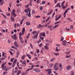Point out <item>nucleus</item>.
<instances>
[{"instance_id": "f257e3e1", "label": "nucleus", "mask_w": 75, "mask_h": 75, "mask_svg": "<svg viewBox=\"0 0 75 75\" xmlns=\"http://www.w3.org/2000/svg\"><path fill=\"white\" fill-rule=\"evenodd\" d=\"M70 9H71V8H69L66 9L65 12L63 13L64 18H65V17H66V13H67V12H68V11H69V10H70Z\"/></svg>"}, {"instance_id": "f03ea898", "label": "nucleus", "mask_w": 75, "mask_h": 75, "mask_svg": "<svg viewBox=\"0 0 75 75\" xmlns=\"http://www.w3.org/2000/svg\"><path fill=\"white\" fill-rule=\"evenodd\" d=\"M11 14L13 16H14L15 17L17 16V15L15 13V10L13 9L12 10V12L11 13Z\"/></svg>"}, {"instance_id": "7ed1b4c3", "label": "nucleus", "mask_w": 75, "mask_h": 75, "mask_svg": "<svg viewBox=\"0 0 75 75\" xmlns=\"http://www.w3.org/2000/svg\"><path fill=\"white\" fill-rule=\"evenodd\" d=\"M52 25H49L47 26L48 28H49L50 31H52L53 29H52Z\"/></svg>"}, {"instance_id": "20e7f679", "label": "nucleus", "mask_w": 75, "mask_h": 75, "mask_svg": "<svg viewBox=\"0 0 75 75\" xmlns=\"http://www.w3.org/2000/svg\"><path fill=\"white\" fill-rule=\"evenodd\" d=\"M38 36V33L36 34L33 37V38L34 39H36L37 38Z\"/></svg>"}, {"instance_id": "39448f33", "label": "nucleus", "mask_w": 75, "mask_h": 75, "mask_svg": "<svg viewBox=\"0 0 75 75\" xmlns=\"http://www.w3.org/2000/svg\"><path fill=\"white\" fill-rule=\"evenodd\" d=\"M45 71H48V75H50L51 73V69H47V70H46Z\"/></svg>"}, {"instance_id": "423d86ee", "label": "nucleus", "mask_w": 75, "mask_h": 75, "mask_svg": "<svg viewBox=\"0 0 75 75\" xmlns=\"http://www.w3.org/2000/svg\"><path fill=\"white\" fill-rule=\"evenodd\" d=\"M61 17H62V15L60 14V15L57 18H56L55 19L56 21H57L58 20H59V18H61Z\"/></svg>"}, {"instance_id": "0eeeda50", "label": "nucleus", "mask_w": 75, "mask_h": 75, "mask_svg": "<svg viewBox=\"0 0 75 75\" xmlns=\"http://www.w3.org/2000/svg\"><path fill=\"white\" fill-rule=\"evenodd\" d=\"M62 44L64 46H66L67 45V41L64 40L62 42Z\"/></svg>"}, {"instance_id": "6e6552de", "label": "nucleus", "mask_w": 75, "mask_h": 75, "mask_svg": "<svg viewBox=\"0 0 75 75\" xmlns=\"http://www.w3.org/2000/svg\"><path fill=\"white\" fill-rule=\"evenodd\" d=\"M13 37H13V36H11V37L13 39H14L15 40H16V39H17V36H16V34H15L13 35Z\"/></svg>"}, {"instance_id": "1a4fd4ad", "label": "nucleus", "mask_w": 75, "mask_h": 75, "mask_svg": "<svg viewBox=\"0 0 75 75\" xmlns=\"http://www.w3.org/2000/svg\"><path fill=\"white\" fill-rule=\"evenodd\" d=\"M59 25V24L55 25L53 27H52V29H55V28H57L58 27Z\"/></svg>"}, {"instance_id": "9d476101", "label": "nucleus", "mask_w": 75, "mask_h": 75, "mask_svg": "<svg viewBox=\"0 0 75 75\" xmlns=\"http://www.w3.org/2000/svg\"><path fill=\"white\" fill-rule=\"evenodd\" d=\"M34 71H35V72H40L41 70L40 69H35L33 70Z\"/></svg>"}, {"instance_id": "9b49d317", "label": "nucleus", "mask_w": 75, "mask_h": 75, "mask_svg": "<svg viewBox=\"0 0 75 75\" xmlns=\"http://www.w3.org/2000/svg\"><path fill=\"white\" fill-rule=\"evenodd\" d=\"M59 7V8H61V5H60V3H57L56 5L55 6V7Z\"/></svg>"}, {"instance_id": "f8f14e48", "label": "nucleus", "mask_w": 75, "mask_h": 75, "mask_svg": "<svg viewBox=\"0 0 75 75\" xmlns=\"http://www.w3.org/2000/svg\"><path fill=\"white\" fill-rule=\"evenodd\" d=\"M40 35H42L43 37H45V33L43 32L42 33H41L40 34Z\"/></svg>"}, {"instance_id": "ddd939ff", "label": "nucleus", "mask_w": 75, "mask_h": 75, "mask_svg": "<svg viewBox=\"0 0 75 75\" xmlns=\"http://www.w3.org/2000/svg\"><path fill=\"white\" fill-rule=\"evenodd\" d=\"M58 68H59V66H57V67H54V70H55V71H58L59 70V69H58Z\"/></svg>"}, {"instance_id": "4468645a", "label": "nucleus", "mask_w": 75, "mask_h": 75, "mask_svg": "<svg viewBox=\"0 0 75 75\" xmlns=\"http://www.w3.org/2000/svg\"><path fill=\"white\" fill-rule=\"evenodd\" d=\"M14 44L15 47H19V46L18 45V44H17V42H14Z\"/></svg>"}, {"instance_id": "2eb2a0df", "label": "nucleus", "mask_w": 75, "mask_h": 75, "mask_svg": "<svg viewBox=\"0 0 75 75\" xmlns=\"http://www.w3.org/2000/svg\"><path fill=\"white\" fill-rule=\"evenodd\" d=\"M25 28H23L22 31V35H23V34H24V33H25Z\"/></svg>"}, {"instance_id": "dca6fc26", "label": "nucleus", "mask_w": 75, "mask_h": 75, "mask_svg": "<svg viewBox=\"0 0 75 75\" xmlns=\"http://www.w3.org/2000/svg\"><path fill=\"white\" fill-rule=\"evenodd\" d=\"M11 20L12 21H15V19L12 16L11 17Z\"/></svg>"}, {"instance_id": "f3484780", "label": "nucleus", "mask_w": 75, "mask_h": 75, "mask_svg": "<svg viewBox=\"0 0 75 75\" xmlns=\"http://www.w3.org/2000/svg\"><path fill=\"white\" fill-rule=\"evenodd\" d=\"M71 68V66L70 65L68 66L67 67V70H69V69H70V68Z\"/></svg>"}, {"instance_id": "a211bd4d", "label": "nucleus", "mask_w": 75, "mask_h": 75, "mask_svg": "<svg viewBox=\"0 0 75 75\" xmlns=\"http://www.w3.org/2000/svg\"><path fill=\"white\" fill-rule=\"evenodd\" d=\"M16 54L17 55L16 56V57L18 58V57L19 56V55H20V52H19V51H18V52H17Z\"/></svg>"}, {"instance_id": "6ab92c4d", "label": "nucleus", "mask_w": 75, "mask_h": 75, "mask_svg": "<svg viewBox=\"0 0 75 75\" xmlns=\"http://www.w3.org/2000/svg\"><path fill=\"white\" fill-rule=\"evenodd\" d=\"M6 62H3L1 67L4 66L5 64H6Z\"/></svg>"}, {"instance_id": "aec40b11", "label": "nucleus", "mask_w": 75, "mask_h": 75, "mask_svg": "<svg viewBox=\"0 0 75 75\" xmlns=\"http://www.w3.org/2000/svg\"><path fill=\"white\" fill-rule=\"evenodd\" d=\"M1 68L2 69V70H5L6 69V66H1Z\"/></svg>"}, {"instance_id": "412c9836", "label": "nucleus", "mask_w": 75, "mask_h": 75, "mask_svg": "<svg viewBox=\"0 0 75 75\" xmlns=\"http://www.w3.org/2000/svg\"><path fill=\"white\" fill-rule=\"evenodd\" d=\"M67 20H68V21H71V22H72L73 21L72 20H71V19L70 18H67Z\"/></svg>"}, {"instance_id": "4be33fe9", "label": "nucleus", "mask_w": 75, "mask_h": 75, "mask_svg": "<svg viewBox=\"0 0 75 75\" xmlns=\"http://www.w3.org/2000/svg\"><path fill=\"white\" fill-rule=\"evenodd\" d=\"M3 0H0V5L2 6L3 4Z\"/></svg>"}, {"instance_id": "5701e85b", "label": "nucleus", "mask_w": 75, "mask_h": 75, "mask_svg": "<svg viewBox=\"0 0 75 75\" xmlns=\"http://www.w3.org/2000/svg\"><path fill=\"white\" fill-rule=\"evenodd\" d=\"M25 57V55H23L22 57H21V59L23 60V59H24V58Z\"/></svg>"}, {"instance_id": "b1692460", "label": "nucleus", "mask_w": 75, "mask_h": 75, "mask_svg": "<svg viewBox=\"0 0 75 75\" xmlns=\"http://www.w3.org/2000/svg\"><path fill=\"white\" fill-rule=\"evenodd\" d=\"M21 73V70H19L17 72V75H19V74H20Z\"/></svg>"}, {"instance_id": "393cba45", "label": "nucleus", "mask_w": 75, "mask_h": 75, "mask_svg": "<svg viewBox=\"0 0 75 75\" xmlns=\"http://www.w3.org/2000/svg\"><path fill=\"white\" fill-rule=\"evenodd\" d=\"M26 24L27 25H30V22H27L26 23Z\"/></svg>"}, {"instance_id": "a878e982", "label": "nucleus", "mask_w": 75, "mask_h": 75, "mask_svg": "<svg viewBox=\"0 0 75 75\" xmlns=\"http://www.w3.org/2000/svg\"><path fill=\"white\" fill-rule=\"evenodd\" d=\"M44 47H45V49L46 50H48L49 49L48 47L47 46H45Z\"/></svg>"}, {"instance_id": "bb28decb", "label": "nucleus", "mask_w": 75, "mask_h": 75, "mask_svg": "<svg viewBox=\"0 0 75 75\" xmlns=\"http://www.w3.org/2000/svg\"><path fill=\"white\" fill-rule=\"evenodd\" d=\"M43 27V25H41V24H40L38 26H37L38 28H40V27Z\"/></svg>"}, {"instance_id": "cd10ccee", "label": "nucleus", "mask_w": 75, "mask_h": 75, "mask_svg": "<svg viewBox=\"0 0 75 75\" xmlns=\"http://www.w3.org/2000/svg\"><path fill=\"white\" fill-rule=\"evenodd\" d=\"M23 20H24V19L23 18L21 20V21L20 23V25H21V24H23Z\"/></svg>"}, {"instance_id": "c85d7f7f", "label": "nucleus", "mask_w": 75, "mask_h": 75, "mask_svg": "<svg viewBox=\"0 0 75 75\" xmlns=\"http://www.w3.org/2000/svg\"><path fill=\"white\" fill-rule=\"evenodd\" d=\"M57 65H58V63H55L54 66V67H57Z\"/></svg>"}, {"instance_id": "c756f323", "label": "nucleus", "mask_w": 75, "mask_h": 75, "mask_svg": "<svg viewBox=\"0 0 75 75\" xmlns=\"http://www.w3.org/2000/svg\"><path fill=\"white\" fill-rule=\"evenodd\" d=\"M61 21L57 22L55 23L54 24H59V23H61Z\"/></svg>"}, {"instance_id": "7c9ffc66", "label": "nucleus", "mask_w": 75, "mask_h": 75, "mask_svg": "<svg viewBox=\"0 0 75 75\" xmlns=\"http://www.w3.org/2000/svg\"><path fill=\"white\" fill-rule=\"evenodd\" d=\"M33 69V68H31L30 69H28L26 71V72H27L28 71H30V70H32Z\"/></svg>"}, {"instance_id": "2f4dec72", "label": "nucleus", "mask_w": 75, "mask_h": 75, "mask_svg": "<svg viewBox=\"0 0 75 75\" xmlns=\"http://www.w3.org/2000/svg\"><path fill=\"white\" fill-rule=\"evenodd\" d=\"M39 37L40 40H44V38L42 37L41 35H40Z\"/></svg>"}, {"instance_id": "473e14b6", "label": "nucleus", "mask_w": 75, "mask_h": 75, "mask_svg": "<svg viewBox=\"0 0 75 75\" xmlns=\"http://www.w3.org/2000/svg\"><path fill=\"white\" fill-rule=\"evenodd\" d=\"M50 67H52L54 66V64L53 63H51L50 65Z\"/></svg>"}, {"instance_id": "72a5a7b5", "label": "nucleus", "mask_w": 75, "mask_h": 75, "mask_svg": "<svg viewBox=\"0 0 75 75\" xmlns=\"http://www.w3.org/2000/svg\"><path fill=\"white\" fill-rule=\"evenodd\" d=\"M55 60V58H52V59H50V61L51 62H52L53 61H54Z\"/></svg>"}, {"instance_id": "f704fd0d", "label": "nucleus", "mask_w": 75, "mask_h": 75, "mask_svg": "<svg viewBox=\"0 0 75 75\" xmlns=\"http://www.w3.org/2000/svg\"><path fill=\"white\" fill-rule=\"evenodd\" d=\"M37 31H34L32 32V34H36V33H37Z\"/></svg>"}, {"instance_id": "c9c22d12", "label": "nucleus", "mask_w": 75, "mask_h": 75, "mask_svg": "<svg viewBox=\"0 0 75 75\" xmlns=\"http://www.w3.org/2000/svg\"><path fill=\"white\" fill-rule=\"evenodd\" d=\"M16 62H17V59H16L14 60V61L13 62V64H15V63H16Z\"/></svg>"}, {"instance_id": "e433bc0d", "label": "nucleus", "mask_w": 75, "mask_h": 75, "mask_svg": "<svg viewBox=\"0 0 75 75\" xmlns=\"http://www.w3.org/2000/svg\"><path fill=\"white\" fill-rule=\"evenodd\" d=\"M50 18H51V17H49L48 18V19H47L46 20V22L48 21V20H49V19H50Z\"/></svg>"}, {"instance_id": "4c0bfd02", "label": "nucleus", "mask_w": 75, "mask_h": 75, "mask_svg": "<svg viewBox=\"0 0 75 75\" xmlns=\"http://www.w3.org/2000/svg\"><path fill=\"white\" fill-rule=\"evenodd\" d=\"M6 23V21H3L2 22V24H4Z\"/></svg>"}, {"instance_id": "58836bf2", "label": "nucleus", "mask_w": 75, "mask_h": 75, "mask_svg": "<svg viewBox=\"0 0 75 75\" xmlns=\"http://www.w3.org/2000/svg\"><path fill=\"white\" fill-rule=\"evenodd\" d=\"M66 8V6H65L64 5H63L62 6V9H65Z\"/></svg>"}, {"instance_id": "ea45409f", "label": "nucleus", "mask_w": 75, "mask_h": 75, "mask_svg": "<svg viewBox=\"0 0 75 75\" xmlns=\"http://www.w3.org/2000/svg\"><path fill=\"white\" fill-rule=\"evenodd\" d=\"M14 59V58H11L10 60L11 62H13Z\"/></svg>"}, {"instance_id": "a19ab883", "label": "nucleus", "mask_w": 75, "mask_h": 75, "mask_svg": "<svg viewBox=\"0 0 75 75\" xmlns=\"http://www.w3.org/2000/svg\"><path fill=\"white\" fill-rule=\"evenodd\" d=\"M74 75V72H73V71H71V74L70 75Z\"/></svg>"}, {"instance_id": "79ce46f5", "label": "nucleus", "mask_w": 75, "mask_h": 75, "mask_svg": "<svg viewBox=\"0 0 75 75\" xmlns=\"http://www.w3.org/2000/svg\"><path fill=\"white\" fill-rule=\"evenodd\" d=\"M30 47H31V48H32V49H33V45L31 44H30Z\"/></svg>"}, {"instance_id": "37998d69", "label": "nucleus", "mask_w": 75, "mask_h": 75, "mask_svg": "<svg viewBox=\"0 0 75 75\" xmlns=\"http://www.w3.org/2000/svg\"><path fill=\"white\" fill-rule=\"evenodd\" d=\"M9 52H10V53L11 55H13V53H12V52L11 51H9Z\"/></svg>"}, {"instance_id": "c03bdc74", "label": "nucleus", "mask_w": 75, "mask_h": 75, "mask_svg": "<svg viewBox=\"0 0 75 75\" xmlns=\"http://www.w3.org/2000/svg\"><path fill=\"white\" fill-rule=\"evenodd\" d=\"M24 40H21V44H23L24 43Z\"/></svg>"}, {"instance_id": "a18cd8bd", "label": "nucleus", "mask_w": 75, "mask_h": 75, "mask_svg": "<svg viewBox=\"0 0 75 75\" xmlns=\"http://www.w3.org/2000/svg\"><path fill=\"white\" fill-rule=\"evenodd\" d=\"M54 54H55L56 55H59V53H54Z\"/></svg>"}, {"instance_id": "49530a36", "label": "nucleus", "mask_w": 75, "mask_h": 75, "mask_svg": "<svg viewBox=\"0 0 75 75\" xmlns=\"http://www.w3.org/2000/svg\"><path fill=\"white\" fill-rule=\"evenodd\" d=\"M32 14H35V11L34 10H32Z\"/></svg>"}, {"instance_id": "de8ad7c7", "label": "nucleus", "mask_w": 75, "mask_h": 75, "mask_svg": "<svg viewBox=\"0 0 75 75\" xmlns=\"http://www.w3.org/2000/svg\"><path fill=\"white\" fill-rule=\"evenodd\" d=\"M45 1H43L42 2V4H45Z\"/></svg>"}, {"instance_id": "09e8293b", "label": "nucleus", "mask_w": 75, "mask_h": 75, "mask_svg": "<svg viewBox=\"0 0 75 75\" xmlns=\"http://www.w3.org/2000/svg\"><path fill=\"white\" fill-rule=\"evenodd\" d=\"M70 57H71L70 55L68 56L67 55H66V57L67 58H70Z\"/></svg>"}, {"instance_id": "8fccbe9b", "label": "nucleus", "mask_w": 75, "mask_h": 75, "mask_svg": "<svg viewBox=\"0 0 75 75\" xmlns=\"http://www.w3.org/2000/svg\"><path fill=\"white\" fill-rule=\"evenodd\" d=\"M49 45H50V44L47 43L46 44L45 46L46 47H48V46H49Z\"/></svg>"}, {"instance_id": "3c124183", "label": "nucleus", "mask_w": 75, "mask_h": 75, "mask_svg": "<svg viewBox=\"0 0 75 75\" xmlns=\"http://www.w3.org/2000/svg\"><path fill=\"white\" fill-rule=\"evenodd\" d=\"M35 18H40V16L39 15L38 16H35Z\"/></svg>"}, {"instance_id": "603ef678", "label": "nucleus", "mask_w": 75, "mask_h": 75, "mask_svg": "<svg viewBox=\"0 0 75 75\" xmlns=\"http://www.w3.org/2000/svg\"><path fill=\"white\" fill-rule=\"evenodd\" d=\"M63 40H64V38H63V37H61L60 41H62Z\"/></svg>"}, {"instance_id": "864d4df0", "label": "nucleus", "mask_w": 75, "mask_h": 75, "mask_svg": "<svg viewBox=\"0 0 75 75\" xmlns=\"http://www.w3.org/2000/svg\"><path fill=\"white\" fill-rule=\"evenodd\" d=\"M28 16L29 17H31V13H28Z\"/></svg>"}, {"instance_id": "5fc2aeb1", "label": "nucleus", "mask_w": 75, "mask_h": 75, "mask_svg": "<svg viewBox=\"0 0 75 75\" xmlns=\"http://www.w3.org/2000/svg\"><path fill=\"white\" fill-rule=\"evenodd\" d=\"M19 37H21V35H22V33H19Z\"/></svg>"}, {"instance_id": "6e6d98bb", "label": "nucleus", "mask_w": 75, "mask_h": 75, "mask_svg": "<svg viewBox=\"0 0 75 75\" xmlns=\"http://www.w3.org/2000/svg\"><path fill=\"white\" fill-rule=\"evenodd\" d=\"M19 39L20 40H23V38L21 37V36L19 37Z\"/></svg>"}, {"instance_id": "4d7b16f0", "label": "nucleus", "mask_w": 75, "mask_h": 75, "mask_svg": "<svg viewBox=\"0 0 75 75\" xmlns=\"http://www.w3.org/2000/svg\"><path fill=\"white\" fill-rule=\"evenodd\" d=\"M22 63L23 65H26V63H25V62L24 61H23L22 62Z\"/></svg>"}, {"instance_id": "13d9d810", "label": "nucleus", "mask_w": 75, "mask_h": 75, "mask_svg": "<svg viewBox=\"0 0 75 75\" xmlns=\"http://www.w3.org/2000/svg\"><path fill=\"white\" fill-rule=\"evenodd\" d=\"M56 51H59V50L58 49V47H56Z\"/></svg>"}, {"instance_id": "bf43d9fd", "label": "nucleus", "mask_w": 75, "mask_h": 75, "mask_svg": "<svg viewBox=\"0 0 75 75\" xmlns=\"http://www.w3.org/2000/svg\"><path fill=\"white\" fill-rule=\"evenodd\" d=\"M6 59V58L3 57L1 59V60H4V59Z\"/></svg>"}, {"instance_id": "052dcab7", "label": "nucleus", "mask_w": 75, "mask_h": 75, "mask_svg": "<svg viewBox=\"0 0 75 75\" xmlns=\"http://www.w3.org/2000/svg\"><path fill=\"white\" fill-rule=\"evenodd\" d=\"M65 1H64V2H63L61 4V5L62 6H64V3H65Z\"/></svg>"}, {"instance_id": "680f3d73", "label": "nucleus", "mask_w": 75, "mask_h": 75, "mask_svg": "<svg viewBox=\"0 0 75 75\" xmlns=\"http://www.w3.org/2000/svg\"><path fill=\"white\" fill-rule=\"evenodd\" d=\"M40 10H42L43 9V8H42V6H41L40 7Z\"/></svg>"}, {"instance_id": "e2e57ef3", "label": "nucleus", "mask_w": 75, "mask_h": 75, "mask_svg": "<svg viewBox=\"0 0 75 75\" xmlns=\"http://www.w3.org/2000/svg\"><path fill=\"white\" fill-rule=\"evenodd\" d=\"M25 12L26 13H28V11H27V9H25Z\"/></svg>"}, {"instance_id": "0e129e2a", "label": "nucleus", "mask_w": 75, "mask_h": 75, "mask_svg": "<svg viewBox=\"0 0 75 75\" xmlns=\"http://www.w3.org/2000/svg\"><path fill=\"white\" fill-rule=\"evenodd\" d=\"M17 65L18 68H19V63L18 62H17Z\"/></svg>"}, {"instance_id": "69168bd1", "label": "nucleus", "mask_w": 75, "mask_h": 75, "mask_svg": "<svg viewBox=\"0 0 75 75\" xmlns=\"http://www.w3.org/2000/svg\"><path fill=\"white\" fill-rule=\"evenodd\" d=\"M42 43H41L39 45L40 47H42Z\"/></svg>"}, {"instance_id": "338daca9", "label": "nucleus", "mask_w": 75, "mask_h": 75, "mask_svg": "<svg viewBox=\"0 0 75 75\" xmlns=\"http://www.w3.org/2000/svg\"><path fill=\"white\" fill-rule=\"evenodd\" d=\"M70 53V52H66V54H67V55H69Z\"/></svg>"}, {"instance_id": "774afa93", "label": "nucleus", "mask_w": 75, "mask_h": 75, "mask_svg": "<svg viewBox=\"0 0 75 75\" xmlns=\"http://www.w3.org/2000/svg\"><path fill=\"white\" fill-rule=\"evenodd\" d=\"M13 31L14 33H17V30L16 29H14L13 30Z\"/></svg>"}]
</instances>
